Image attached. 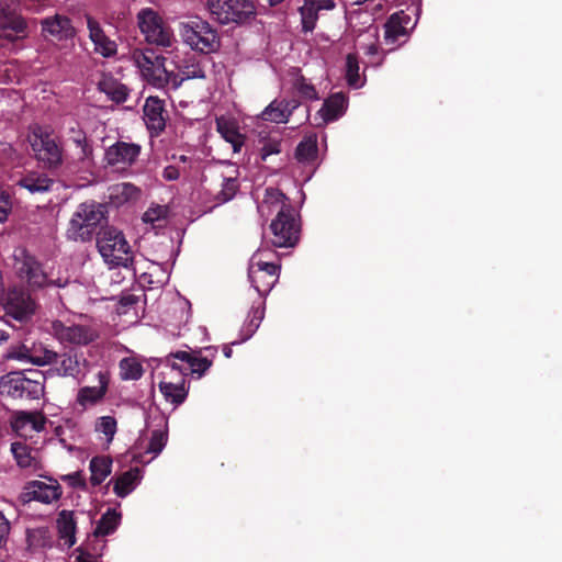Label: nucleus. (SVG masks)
Returning <instances> with one entry per match:
<instances>
[{
	"label": "nucleus",
	"mask_w": 562,
	"mask_h": 562,
	"mask_svg": "<svg viewBox=\"0 0 562 562\" xmlns=\"http://www.w3.org/2000/svg\"><path fill=\"white\" fill-rule=\"evenodd\" d=\"M137 23L149 44L170 46L172 32L162 18L153 9L144 8L137 13Z\"/></svg>",
	"instance_id": "10"
},
{
	"label": "nucleus",
	"mask_w": 562,
	"mask_h": 562,
	"mask_svg": "<svg viewBox=\"0 0 562 562\" xmlns=\"http://www.w3.org/2000/svg\"><path fill=\"white\" fill-rule=\"evenodd\" d=\"M274 247H294L301 234L300 214L292 205H282L270 224Z\"/></svg>",
	"instance_id": "7"
},
{
	"label": "nucleus",
	"mask_w": 562,
	"mask_h": 562,
	"mask_svg": "<svg viewBox=\"0 0 562 562\" xmlns=\"http://www.w3.org/2000/svg\"><path fill=\"white\" fill-rule=\"evenodd\" d=\"M167 58L146 52L137 59L143 77L148 85L158 89L177 90L181 86L180 75L166 67Z\"/></svg>",
	"instance_id": "5"
},
{
	"label": "nucleus",
	"mask_w": 562,
	"mask_h": 562,
	"mask_svg": "<svg viewBox=\"0 0 562 562\" xmlns=\"http://www.w3.org/2000/svg\"><path fill=\"white\" fill-rule=\"evenodd\" d=\"M10 8V4L7 1L0 0V19Z\"/></svg>",
	"instance_id": "64"
},
{
	"label": "nucleus",
	"mask_w": 562,
	"mask_h": 562,
	"mask_svg": "<svg viewBox=\"0 0 562 562\" xmlns=\"http://www.w3.org/2000/svg\"><path fill=\"white\" fill-rule=\"evenodd\" d=\"M7 316L21 323L31 318L35 311V303L29 294L12 292L4 305Z\"/></svg>",
	"instance_id": "17"
},
{
	"label": "nucleus",
	"mask_w": 562,
	"mask_h": 562,
	"mask_svg": "<svg viewBox=\"0 0 562 562\" xmlns=\"http://www.w3.org/2000/svg\"><path fill=\"white\" fill-rule=\"evenodd\" d=\"M14 269L18 276L25 279L32 289H42L46 286L64 288L67 280L60 278L53 279L52 274L44 271L42 263L31 255L25 248L15 250Z\"/></svg>",
	"instance_id": "4"
},
{
	"label": "nucleus",
	"mask_w": 562,
	"mask_h": 562,
	"mask_svg": "<svg viewBox=\"0 0 562 562\" xmlns=\"http://www.w3.org/2000/svg\"><path fill=\"white\" fill-rule=\"evenodd\" d=\"M159 390L164 395L165 400L175 406L182 404L189 392L187 386L186 378H180L176 382L172 381H160Z\"/></svg>",
	"instance_id": "27"
},
{
	"label": "nucleus",
	"mask_w": 562,
	"mask_h": 562,
	"mask_svg": "<svg viewBox=\"0 0 562 562\" xmlns=\"http://www.w3.org/2000/svg\"><path fill=\"white\" fill-rule=\"evenodd\" d=\"M299 105L295 99H276L261 112L260 117L272 123H286Z\"/></svg>",
	"instance_id": "20"
},
{
	"label": "nucleus",
	"mask_w": 562,
	"mask_h": 562,
	"mask_svg": "<svg viewBox=\"0 0 562 562\" xmlns=\"http://www.w3.org/2000/svg\"><path fill=\"white\" fill-rule=\"evenodd\" d=\"M239 189V182L237 177H227L223 178L222 189L216 195V200L220 203H225L231 201L237 193Z\"/></svg>",
	"instance_id": "44"
},
{
	"label": "nucleus",
	"mask_w": 562,
	"mask_h": 562,
	"mask_svg": "<svg viewBox=\"0 0 562 562\" xmlns=\"http://www.w3.org/2000/svg\"><path fill=\"white\" fill-rule=\"evenodd\" d=\"M79 554L75 558V562H98L93 555L81 547L77 549Z\"/></svg>",
	"instance_id": "62"
},
{
	"label": "nucleus",
	"mask_w": 562,
	"mask_h": 562,
	"mask_svg": "<svg viewBox=\"0 0 562 562\" xmlns=\"http://www.w3.org/2000/svg\"><path fill=\"white\" fill-rule=\"evenodd\" d=\"M10 529L11 526L8 518L0 510V549L7 544L10 535Z\"/></svg>",
	"instance_id": "56"
},
{
	"label": "nucleus",
	"mask_w": 562,
	"mask_h": 562,
	"mask_svg": "<svg viewBox=\"0 0 562 562\" xmlns=\"http://www.w3.org/2000/svg\"><path fill=\"white\" fill-rule=\"evenodd\" d=\"M98 386H83L79 389L76 397V402L82 408L93 406L100 403L109 389L110 376L108 371H99L98 374Z\"/></svg>",
	"instance_id": "18"
},
{
	"label": "nucleus",
	"mask_w": 562,
	"mask_h": 562,
	"mask_svg": "<svg viewBox=\"0 0 562 562\" xmlns=\"http://www.w3.org/2000/svg\"><path fill=\"white\" fill-rule=\"evenodd\" d=\"M29 11L37 13L48 0H22Z\"/></svg>",
	"instance_id": "61"
},
{
	"label": "nucleus",
	"mask_w": 562,
	"mask_h": 562,
	"mask_svg": "<svg viewBox=\"0 0 562 562\" xmlns=\"http://www.w3.org/2000/svg\"><path fill=\"white\" fill-rule=\"evenodd\" d=\"M201 350L188 352V351H177L172 353V357L179 359L181 362L186 363V370L191 374H198V378H201L212 366V360L207 357H201Z\"/></svg>",
	"instance_id": "25"
},
{
	"label": "nucleus",
	"mask_w": 562,
	"mask_h": 562,
	"mask_svg": "<svg viewBox=\"0 0 562 562\" xmlns=\"http://www.w3.org/2000/svg\"><path fill=\"white\" fill-rule=\"evenodd\" d=\"M181 35L192 49L203 54L214 52L220 45L217 32L200 18L183 24Z\"/></svg>",
	"instance_id": "9"
},
{
	"label": "nucleus",
	"mask_w": 562,
	"mask_h": 562,
	"mask_svg": "<svg viewBox=\"0 0 562 562\" xmlns=\"http://www.w3.org/2000/svg\"><path fill=\"white\" fill-rule=\"evenodd\" d=\"M300 14L302 30L304 32H312L315 29L316 21L318 19V11L305 1L300 8Z\"/></svg>",
	"instance_id": "45"
},
{
	"label": "nucleus",
	"mask_w": 562,
	"mask_h": 562,
	"mask_svg": "<svg viewBox=\"0 0 562 562\" xmlns=\"http://www.w3.org/2000/svg\"><path fill=\"white\" fill-rule=\"evenodd\" d=\"M143 373V366L136 359L124 358L120 361V375L122 380H139Z\"/></svg>",
	"instance_id": "41"
},
{
	"label": "nucleus",
	"mask_w": 562,
	"mask_h": 562,
	"mask_svg": "<svg viewBox=\"0 0 562 562\" xmlns=\"http://www.w3.org/2000/svg\"><path fill=\"white\" fill-rule=\"evenodd\" d=\"M68 134L69 139L80 149L78 159L85 160L91 158L93 148L88 142L86 132L76 124V126L69 128Z\"/></svg>",
	"instance_id": "38"
},
{
	"label": "nucleus",
	"mask_w": 562,
	"mask_h": 562,
	"mask_svg": "<svg viewBox=\"0 0 562 562\" xmlns=\"http://www.w3.org/2000/svg\"><path fill=\"white\" fill-rule=\"evenodd\" d=\"M97 248L110 268H132L134 258L124 234L111 226L98 231Z\"/></svg>",
	"instance_id": "2"
},
{
	"label": "nucleus",
	"mask_w": 562,
	"mask_h": 562,
	"mask_svg": "<svg viewBox=\"0 0 562 562\" xmlns=\"http://www.w3.org/2000/svg\"><path fill=\"white\" fill-rule=\"evenodd\" d=\"M140 150L138 144L117 140L105 149L104 160L112 168L125 170L135 164Z\"/></svg>",
	"instance_id": "12"
},
{
	"label": "nucleus",
	"mask_w": 562,
	"mask_h": 562,
	"mask_svg": "<svg viewBox=\"0 0 562 562\" xmlns=\"http://www.w3.org/2000/svg\"><path fill=\"white\" fill-rule=\"evenodd\" d=\"M22 387V398L37 400L44 392V385L41 381L27 378L25 374Z\"/></svg>",
	"instance_id": "46"
},
{
	"label": "nucleus",
	"mask_w": 562,
	"mask_h": 562,
	"mask_svg": "<svg viewBox=\"0 0 562 562\" xmlns=\"http://www.w3.org/2000/svg\"><path fill=\"white\" fill-rule=\"evenodd\" d=\"M114 190L123 201L137 200L140 195V189L130 182L117 184Z\"/></svg>",
	"instance_id": "50"
},
{
	"label": "nucleus",
	"mask_w": 562,
	"mask_h": 562,
	"mask_svg": "<svg viewBox=\"0 0 562 562\" xmlns=\"http://www.w3.org/2000/svg\"><path fill=\"white\" fill-rule=\"evenodd\" d=\"M27 20L15 9L10 8L0 19V38L15 43L29 37Z\"/></svg>",
	"instance_id": "13"
},
{
	"label": "nucleus",
	"mask_w": 562,
	"mask_h": 562,
	"mask_svg": "<svg viewBox=\"0 0 562 562\" xmlns=\"http://www.w3.org/2000/svg\"><path fill=\"white\" fill-rule=\"evenodd\" d=\"M318 147L315 135L303 138L295 148V158L300 162H312L317 158Z\"/></svg>",
	"instance_id": "36"
},
{
	"label": "nucleus",
	"mask_w": 562,
	"mask_h": 562,
	"mask_svg": "<svg viewBox=\"0 0 562 562\" xmlns=\"http://www.w3.org/2000/svg\"><path fill=\"white\" fill-rule=\"evenodd\" d=\"M139 479L140 470L138 468H132L119 475L114 480L113 491L115 495L121 498L126 497L135 488Z\"/></svg>",
	"instance_id": "30"
},
{
	"label": "nucleus",
	"mask_w": 562,
	"mask_h": 562,
	"mask_svg": "<svg viewBox=\"0 0 562 562\" xmlns=\"http://www.w3.org/2000/svg\"><path fill=\"white\" fill-rule=\"evenodd\" d=\"M349 25L355 37H360L363 33H368L373 40L379 37V26L374 23L372 15L367 12L351 14Z\"/></svg>",
	"instance_id": "28"
},
{
	"label": "nucleus",
	"mask_w": 562,
	"mask_h": 562,
	"mask_svg": "<svg viewBox=\"0 0 562 562\" xmlns=\"http://www.w3.org/2000/svg\"><path fill=\"white\" fill-rule=\"evenodd\" d=\"M217 131L226 142L232 144L234 151L240 150V147L244 144V136L234 125L227 122L217 121Z\"/></svg>",
	"instance_id": "39"
},
{
	"label": "nucleus",
	"mask_w": 562,
	"mask_h": 562,
	"mask_svg": "<svg viewBox=\"0 0 562 562\" xmlns=\"http://www.w3.org/2000/svg\"><path fill=\"white\" fill-rule=\"evenodd\" d=\"M89 38L94 45V50L103 57H112L116 54V44L110 40L100 23L91 15L86 14Z\"/></svg>",
	"instance_id": "19"
},
{
	"label": "nucleus",
	"mask_w": 562,
	"mask_h": 562,
	"mask_svg": "<svg viewBox=\"0 0 562 562\" xmlns=\"http://www.w3.org/2000/svg\"><path fill=\"white\" fill-rule=\"evenodd\" d=\"M57 529L59 539L64 540V543L71 548L76 543V520L72 510H61L57 518Z\"/></svg>",
	"instance_id": "29"
},
{
	"label": "nucleus",
	"mask_w": 562,
	"mask_h": 562,
	"mask_svg": "<svg viewBox=\"0 0 562 562\" xmlns=\"http://www.w3.org/2000/svg\"><path fill=\"white\" fill-rule=\"evenodd\" d=\"M281 151V140L279 139H266L260 149V157L266 160L271 155L279 154Z\"/></svg>",
	"instance_id": "52"
},
{
	"label": "nucleus",
	"mask_w": 562,
	"mask_h": 562,
	"mask_svg": "<svg viewBox=\"0 0 562 562\" xmlns=\"http://www.w3.org/2000/svg\"><path fill=\"white\" fill-rule=\"evenodd\" d=\"M12 207L10 194L0 191V223L5 221Z\"/></svg>",
	"instance_id": "54"
},
{
	"label": "nucleus",
	"mask_w": 562,
	"mask_h": 562,
	"mask_svg": "<svg viewBox=\"0 0 562 562\" xmlns=\"http://www.w3.org/2000/svg\"><path fill=\"white\" fill-rule=\"evenodd\" d=\"M60 487L47 485L44 482H35L33 497L45 504H49L52 501H56L60 497Z\"/></svg>",
	"instance_id": "40"
},
{
	"label": "nucleus",
	"mask_w": 562,
	"mask_h": 562,
	"mask_svg": "<svg viewBox=\"0 0 562 562\" xmlns=\"http://www.w3.org/2000/svg\"><path fill=\"white\" fill-rule=\"evenodd\" d=\"M72 487L85 490L86 480L80 472H75L65 477Z\"/></svg>",
	"instance_id": "58"
},
{
	"label": "nucleus",
	"mask_w": 562,
	"mask_h": 562,
	"mask_svg": "<svg viewBox=\"0 0 562 562\" xmlns=\"http://www.w3.org/2000/svg\"><path fill=\"white\" fill-rule=\"evenodd\" d=\"M346 79L348 85L352 88H359L361 86L357 54L350 53L346 57Z\"/></svg>",
	"instance_id": "43"
},
{
	"label": "nucleus",
	"mask_w": 562,
	"mask_h": 562,
	"mask_svg": "<svg viewBox=\"0 0 562 562\" xmlns=\"http://www.w3.org/2000/svg\"><path fill=\"white\" fill-rule=\"evenodd\" d=\"M144 121L150 136H159L166 128L167 113L164 101L157 97H148L144 105Z\"/></svg>",
	"instance_id": "15"
},
{
	"label": "nucleus",
	"mask_w": 562,
	"mask_h": 562,
	"mask_svg": "<svg viewBox=\"0 0 562 562\" xmlns=\"http://www.w3.org/2000/svg\"><path fill=\"white\" fill-rule=\"evenodd\" d=\"M11 451L20 468L37 470L41 467L38 450L25 441L12 442Z\"/></svg>",
	"instance_id": "22"
},
{
	"label": "nucleus",
	"mask_w": 562,
	"mask_h": 562,
	"mask_svg": "<svg viewBox=\"0 0 562 562\" xmlns=\"http://www.w3.org/2000/svg\"><path fill=\"white\" fill-rule=\"evenodd\" d=\"M30 144L38 164L45 169L57 170L64 162V147L57 135L41 125L32 127Z\"/></svg>",
	"instance_id": "3"
},
{
	"label": "nucleus",
	"mask_w": 562,
	"mask_h": 562,
	"mask_svg": "<svg viewBox=\"0 0 562 562\" xmlns=\"http://www.w3.org/2000/svg\"><path fill=\"white\" fill-rule=\"evenodd\" d=\"M347 106L348 98L345 93H333L324 100L317 114L322 117L323 123L334 122L345 114Z\"/></svg>",
	"instance_id": "21"
},
{
	"label": "nucleus",
	"mask_w": 562,
	"mask_h": 562,
	"mask_svg": "<svg viewBox=\"0 0 562 562\" xmlns=\"http://www.w3.org/2000/svg\"><path fill=\"white\" fill-rule=\"evenodd\" d=\"M24 373L11 372L3 376L0 382V393L12 398H22V386Z\"/></svg>",
	"instance_id": "32"
},
{
	"label": "nucleus",
	"mask_w": 562,
	"mask_h": 562,
	"mask_svg": "<svg viewBox=\"0 0 562 562\" xmlns=\"http://www.w3.org/2000/svg\"><path fill=\"white\" fill-rule=\"evenodd\" d=\"M261 318H262L261 313H260L258 310H256V311L254 312V317L251 318V321H250V323H249V325H248V327H247V334H246V336L241 339V341H244V340H246V339H248L249 337H251V336H252V334H254V333L256 331V329L259 327V324H260Z\"/></svg>",
	"instance_id": "57"
},
{
	"label": "nucleus",
	"mask_w": 562,
	"mask_h": 562,
	"mask_svg": "<svg viewBox=\"0 0 562 562\" xmlns=\"http://www.w3.org/2000/svg\"><path fill=\"white\" fill-rule=\"evenodd\" d=\"M269 251H256L248 265V279L260 296H266L279 280L281 266L267 259Z\"/></svg>",
	"instance_id": "6"
},
{
	"label": "nucleus",
	"mask_w": 562,
	"mask_h": 562,
	"mask_svg": "<svg viewBox=\"0 0 562 562\" xmlns=\"http://www.w3.org/2000/svg\"><path fill=\"white\" fill-rule=\"evenodd\" d=\"M172 353H169L166 358V366L170 369V373L177 372L179 374V379L184 378L188 374V370H186V363L179 364L176 362V358L172 357Z\"/></svg>",
	"instance_id": "55"
},
{
	"label": "nucleus",
	"mask_w": 562,
	"mask_h": 562,
	"mask_svg": "<svg viewBox=\"0 0 562 562\" xmlns=\"http://www.w3.org/2000/svg\"><path fill=\"white\" fill-rule=\"evenodd\" d=\"M282 205H291L288 196L281 190L269 187L266 189L263 200L258 209L262 213L265 209H267L268 212H278Z\"/></svg>",
	"instance_id": "33"
},
{
	"label": "nucleus",
	"mask_w": 562,
	"mask_h": 562,
	"mask_svg": "<svg viewBox=\"0 0 562 562\" xmlns=\"http://www.w3.org/2000/svg\"><path fill=\"white\" fill-rule=\"evenodd\" d=\"M53 364L57 375L80 380L85 375L83 369L88 367L89 362L82 352L70 348L63 353H58V358Z\"/></svg>",
	"instance_id": "14"
},
{
	"label": "nucleus",
	"mask_w": 562,
	"mask_h": 562,
	"mask_svg": "<svg viewBox=\"0 0 562 562\" xmlns=\"http://www.w3.org/2000/svg\"><path fill=\"white\" fill-rule=\"evenodd\" d=\"M121 514L115 509L109 508L97 524L93 531L94 537H104L113 533L120 525Z\"/></svg>",
	"instance_id": "34"
},
{
	"label": "nucleus",
	"mask_w": 562,
	"mask_h": 562,
	"mask_svg": "<svg viewBox=\"0 0 562 562\" xmlns=\"http://www.w3.org/2000/svg\"><path fill=\"white\" fill-rule=\"evenodd\" d=\"M180 177V170L178 167L173 165H169L165 167L162 171V178L167 181H176Z\"/></svg>",
	"instance_id": "60"
},
{
	"label": "nucleus",
	"mask_w": 562,
	"mask_h": 562,
	"mask_svg": "<svg viewBox=\"0 0 562 562\" xmlns=\"http://www.w3.org/2000/svg\"><path fill=\"white\" fill-rule=\"evenodd\" d=\"M52 330L60 344L74 346H88L99 338L98 330L89 325H66L61 321H54L52 323Z\"/></svg>",
	"instance_id": "11"
},
{
	"label": "nucleus",
	"mask_w": 562,
	"mask_h": 562,
	"mask_svg": "<svg viewBox=\"0 0 562 562\" xmlns=\"http://www.w3.org/2000/svg\"><path fill=\"white\" fill-rule=\"evenodd\" d=\"M166 215V209L164 206H156L148 209L144 215L143 221L146 223H154L156 221H159L164 218Z\"/></svg>",
	"instance_id": "53"
},
{
	"label": "nucleus",
	"mask_w": 562,
	"mask_h": 562,
	"mask_svg": "<svg viewBox=\"0 0 562 562\" xmlns=\"http://www.w3.org/2000/svg\"><path fill=\"white\" fill-rule=\"evenodd\" d=\"M89 469L91 472V485L99 486L111 474L112 459L106 456L93 457L90 461Z\"/></svg>",
	"instance_id": "31"
},
{
	"label": "nucleus",
	"mask_w": 562,
	"mask_h": 562,
	"mask_svg": "<svg viewBox=\"0 0 562 562\" xmlns=\"http://www.w3.org/2000/svg\"><path fill=\"white\" fill-rule=\"evenodd\" d=\"M378 40H373V42H371L369 45L366 46V54L367 55H370V56H373V55H378L379 53V46L376 44Z\"/></svg>",
	"instance_id": "63"
},
{
	"label": "nucleus",
	"mask_w": 562,
	"mask_h": 562,
	"mask_svg": "<svg viewBox=\"0 0 562 562\" xmlns=\"http://www.w3.org/2000/svg\"><path fill=\"white\" fill-rule=\"evenodd\" d=\"M12 427L20 436H26L31 431H41L45 427V417L40 413L20 412L16 414Z\"/></svg>",
	"instance_id": "24"
},
{
	"label": "nucleus",
	"mask_w": 562,
	"mask_h": 562,
	"mask_svg": "<svg viewBox=\"0 0 562 562\" xmlns=\"http://www.w3.org/2000/svg\"><path fill=\"white\" fill-rule=\"evenodd\" d=\"M55 181L44 172L32 171L23 176L18 186L26 189L32 194L45 193L52 190Z\"/></svg>",
	"instance_id": "26"
},
{
	"label": "nucleus",
	"mask_w": 562,
	"mask_h": 562,
	"mask_svg": "<svg viewBox=\"0 0 562 562\" xmlns=\"http://www.w3.org/2000/svg\"><path fill=\"white\" fill-rule=\"evenodd\" d=\"M411 22V16L403 10L390 15L384 24V40L387 44H395L400 37L407 35V24Z\"/></svg>",
	"instance_id": "23"
},
{
	"label": "nucleus",
	"mask_w": 562,
	"mask_h": 562,
	"mask_svg": "<svg viewBox=\"0 0 562 562\" xmlns=\"http://www.w3.org/2000/svg\"><path fill=\"white\" fill-rule=\"evenodd\" d=\"M42 32L45 37L56 41H67L76 36V29L71 20L63 14H55L41 21Z\"/></svg>",
	"instance_id": "16"
},
{
	"label": "nucleus",
	"mask_w": 562,
	"mask_h": 562,
	"mask_svg": "<svg viewBox=\"0 0 562 562\" xmlns=\"http://www.w3.org/2000/svg\"><path fill=\"white\" fill-rule=\"evenodd\" d=\"M294 88L300 95L306 100H318V93L315 87L308 82L303 76H300L295 82Z\"/></svg>",
	"instance_id": "47"
},
{
	"label": "nucleus",
	"mask_w": 562,
	"mask_h": 562,
	"mask_svg": "<svg viewBox=\"0 0 562 562\" xmlns=\"http://www.w3.org/2000/svg\"><path fill=\"white\" fill-rule=\"evenodd\" d=\"M308 4H311L318 12L321 10H330L334 9L335 2L334 0H305Z\"/></svg>",
	"instance_id": "59"
},
{
	"label": "nucleus",
	"mask_w": 562,
	"mask_h": 562,
	"mask_svg": "<svg viewBox=\"0 0 562 562\" xmlns=\"http://www.w3.org/2000/svg\"><path fill=\"white\" fill-rule=\"evenodd\" d=\"M109 206L105 203L86 201L80 203L74 212L66 236L69 240L87 243L97 236L98 231L108 225Z\"/></svg>",
	"instance_id": "1"
},
{
	"label": "nucleus",
	"mask_w": 562,
	"mask_h": 562,
	"mask_svg": "<svg viewBox=\"0 0 562 562\" xmlns=\"http://www.w3.org/2000/svg\"><path fill=\"white\" fill-rule=\"evenodd\" d=\"M31 357V363L38 366V367H45L53 364L54 361L58 358V352H56L53 349H49L47 346H45L42 342H32V352L30 355Z\"/></svg>",
	"instance_id": "37"
},
{
	"label": "nucleus",
	"mask_w": 562,
	"mask_h": 562,
	"mask_svg": "<svg viewBox=\"0 0 562 562\" xmlns=\"http://www.w3.org/2000/svg\"><path fill=\"white\" fill-rule=\"evenodd\" d=\"M104 92L110 97L111 100L116 103H123L126 101L128 97V90L124 85L117 83L109 89H105Z\"/></svg>",
	"instance_id": "51"
},
{
	"label": "nucleus",
	"mask_w": 562,
	"mask_h": 562,
	"mask_svg": "<svg viewBox=\"0 0 562 562\" xmlns=\"http://www.w3.org/2000/svg\"><path fill=\"white\" fill-rule=\"evenodd\" d=\"M181 83L188 79H204L205 71L201 61L195 56H187L178 67Z\"/></svg>",
	"instance_id": "35"
},
{
	"label": "nucleus",
	"mask_w": 562,
	"mask_h": 562,
	"mask_svg": "<svg viewBox=\"0 0 562 562\" xmlns=\"http://www.w3.org/2000/svg\"><path fill=\"white\" fill-rule=\"evenodd\" d=\"M207 8L221 24H243L256 14V7L251 0H207Z\"/></svg>",
	"instance_id": "8"
},
{
	"label": "nucleus",
	"mask_w": 562,
	"mask_h": 562,
	"mask_svg": "<svg viewBox=\"0 0 562 562\" xmlns=\"http://www.w3.org/2000/svg\"><path fill=\"white\" fill-rule=\"evenodd\" d=\"M31 352H32V344L29 345V340H25L22 344L12 346L8 352V358L14 359V360H20V361L31 362V357H30Z\"/></svg>",
	"instance_id": "48"
},
{
	"label": "nucleus",
	"mask_w": 562,
	"mask_h": 562,
	"mask_svg": "<svg viewBox=\"0 0 562 562\" xmlns=\"http://www.w3.org/2000/svg\"><path fill=\"white\" fill-rule=\"evenodd\" d=\"M168 441V422H164V428L155 429L151 431L149 445L146 449V452L153 453L154 456H158L164 448L166 447Z\"/></svg>",
	"instance_id": "42"
},
{
	"label": "nucleus",
	"mask_w": 562,
	"mask_h": 562,
	"mask_svg": "<svg viewBox=\"0 0 562 562\" xmlns=\"http://www.w3.org/2000/svg\"><path fill=\"white\" fill-rule=\"evenodd\" d=\"M116 419L113 416H102L97 423V430L101 431L108 438V441H112L116 432Z\"/></svg>",
	"instance_id": "49"
}]
</instances>
